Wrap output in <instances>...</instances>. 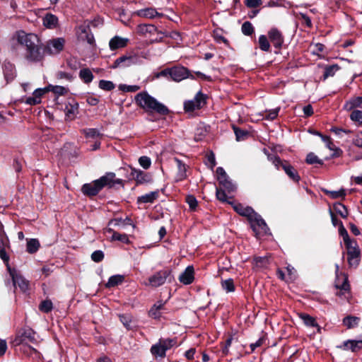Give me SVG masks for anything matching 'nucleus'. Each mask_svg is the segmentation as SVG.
Wrapping results in <instances>:
<instances>
[{"instance_id":"nucleus-60","label":"nucleus","mask_w":362,"mask_h":362,"mask_svg":"<svg viewBox=\"0 0 362 362\" xmlns=\"http://www.w3.org/2000/svg\"><path fill=\"white\" fill-rule=\"evenodd\" d=\"M109 226L124 228L125 226V221H123L122 218H115L109 222Z\"/></svg>"},{"instance_id":"nucleus-3","label":"nucleus","mask_w":362,"mask_h":362,"mask_svg":"<svg viewBox=\"0 0 362 362\" xmlns=\"http://www.w3.org/2000/svg\"><path fill=\"white\" fill-rule=\"evenodd\" d=\"M171 271L170 269H162L156 272L148 279V282H145L146 286L156 288L163 286L166 281L171 282L173 280Z\"/></svg>"},{"instance_id":"nucleus-48","label":"nucleus","mask_w":362,"mask_h":362,"mask_svg":"<svg viewBox=\"0 0 362 362\" xmlns=\"http://www.w3.org/2000/svg\"><path fill=\"white\" fill-rule=\"evenodd\" d=\"M221 286L227 292H232L235 290L233 281L231 279L222 281Z\"/></svg>"},{"instance_id":"nucleus-50","label":"nucleus","mask_w":362,"mask_h":362,"mask_svg":"<svg viewBox=\"0 0 362 362\" xmlns=\"http://www.w3.org/2000/svg\"><path fill=\"white\" fill-rule=\"evenodd\" d=\"M39 308L42 312L49 313L52 309V303L49 300H45L40 303Z\"/></svg>"},{"instance_id":"nucleus-10","label":"nucleus","mask_w":362,"mask_h":362,"mask_svg":"<svg viewBox=\"0 0 362 362\" xmlns=\"http://www.w3.org/2000/svg\"><path fill=\"white\" fill-rule=\"evenodd\" d=\"M217 179L219 182V184L228 192H233L236 187L235 185L229 180L226 171L221 167H218L216 169Z\"/></svg>"},{"instance_id":"nucleus-15","label":"nucleus","mask_w":362,"mask_h":362,"mask_svg":"<svg viewBox=\"0 0 362 362\" xmlns=\"http://www.w3.org/2000/svg\"><path fill=\"white\" fill-rule=\"evenodd\" d=\"M171 78L175 81H181L189 76V71L183 66L170 68Z\"/></svg>"},{"instance_id":"nucleus-52","label":"nucleus","mask_w":362,"mask_h":362,"mask_svg":"<svg viewBox=\"0 0 362 362\" xmlns=\"http://www.w3.org/2000/svg\"><path fill=\"white\" fill-rule=\"evenodd\" d=\"M306 162L309 164H315L319 163L322 164V161L320 160L317 156H315L313 153H310L308 154L306 158Z\"/></svg>"},{"instance_id":"nucleus-16","label":"nucleus","mask_w":362,"mask_h":362,"mask_svg":"<svg viewBox=\"0 0 362 362\" xmlns=\"http://www.w3.org/2000/svg\"><path fill=\"white\" fill-rule=\"evenodd\" d=\"M233 206V209L240 216H245L248 220L252 216H255V211L250 206H245L240 203L229 202Z\"/></svg>"},{"instance_id":"nucleus-37","label":"nucleus","mask_w":362,"mask_h":362,"mask_svg":"<svg viewBox=\"0 0 362 362\" xmlns=\"http://www.w3.org/2000/svg\"><path fill=\"white\" fill-rule=\"evenodd\" d=\"M151 354L156 356L164 357L165 356V349L162 346V344L158 342V344L152 346L151 349Z\"/></svg>"},{"instance_id":"nucleus-57","label":"nucleus","mask_w":362,"mask_h":362,"mask_svg":"<svg viewBox=\"0 0 362 362\" xmlns=\"http://www.w3.org/2000/svg\"><path fill=\"white\" fill-rule=\"evenodd\" d=\"M350 117L351 119V120L354 121V122H358L359 123H362V112L360 111V110H354L351 115H350Z\"/></svg>"},{"instance_id":"nucleus-21","label":"nucleus","mask_w":362,"mask_h":362,"mask_svg":"<svg viewBox=\"0 0 362 362\" xmlns=\"http://www.w3.org/2000/svg\"><path fill=\"white\" fill-rule=\"evenodd\" d=\"M344 350H351L356 352L362 349V340H347L340 346Z\"/></svg>"},{"instance_id":"nucleus-32","label":"nucleus","mask_w":362,"mask_h":362,"mask_svg":"<svg viewBox=\"0 0 362 362\" xmlns=\"http://www.w3.org/2000/svg\"><path fill=\"white\" fill-rule=\"evenodd\" d=\"M300 318L303 320V323L308 327H318L317 323L315 321V319L312 316L305 314V313H300Z\"/></svg>"},{"instance_id":"nucleus-58","label":"nucleus","mask_w":362,"mask_h":362,"mask_svg":"<svg viewBox=\"0 0 362 362\" xmlns=\"http://www.w3.org/2000/svg\"><path fill=\"white\" fill-rule=\"evenodd\" d=\"M104 258V254L101 250H96L91 255V259L95 262H101Z\"/></svg>"},{"instance_id":"nucleus-31","label":"nucleus","mask_w":362,"mask_h":362,"mask_svg":"<svg viewBox=\"0 0 362 362\" xmlns=\"http://www.w3.org/2000/svg\"><path fill=\"white\" fill-rule=\"evenodd\" d=\"M40 243L37 239H30L27 241V248L26 250L30 254L35 253L39 247H40Z\"/></svg>"},{"instance_id":"nucleus-39","label":"nucleus","mask_w":362,"mask_h":362,"mask_svg":"<svg viewBox=\"0 0 362 362\" xmlns=\"http://www.w3.org/2000/svg\"><path fill=\"white\" fill-rule=\"evenodd\" d=\"M323 192L332 199L344 198L346 195V192L344 189H341L338 191L323 189Z\"/></svg>"},{"instance_id":"nucleus-9","label":"nucleus","mask_w":362,"mask_h":362,"mask_svg":"<svg viewBox=\"0 0 362 362\" xmlns=\"http://www.w3.org/2000/svg\"><path fill=\"white\" fill-rule=\"evenodd\" d=\"M206 103V96L202 93L198 92L194 99L185 103L184 107L185 111L191 112L199 110Z\"/></svg>"},{"instance_id":"nucleus-47","label":"nucleus","mask_w":362,"mask_h":362,"mask_svg":"<svg viewBox=\"0 0 362 362\" xmlns=\"http://www.w3.org/2000/svg\"><path fill=\"white\" fill-rule=\"evenodd\" d=\"M242 32L245 35H250L254 32V28L252 23L249 21L243 23L241 27Z\"/></svg>"},{"instance_id":"nucleus-43","label":"nucleus","mask_w":362,"mask_h":362,"mask_svg":"<svg viewBox=\"0 0 362 362\" xmlns=\"http://www.w3.org/2000/svg\"><path fill=\"white\" fill-rule=\"evenodd\" d=\"M339 69V66L337 64L328 66L325 67L324 72V78H327L329 76H333L335 73Z\"/></svg>"},{"instance_id":"nucleus-5","label":"nucleus","mask_w":362,"mask_h":362,"mask_svg":"<svg viewBox=\"0 0 362 362\" xmlns=\"http://www.w3.org/2000/svg\"><path fill=\"white\" fill-rule=\"evenodd\" d=\"M17 40L21 45L25 46L26 50L40 43L36 35L33 33H25L24 31L17 33Z\"/></svg>"},{"instance_id":"nucleus-49","label":"nucleus","mask_w":362,"mask_h":362,"mask_svg":"<svg viewBox=\"0 0 362 362\" xmlns=\"http://www.w3.org/2000/svg\"><path fill=\"white\" fill-rule=\"evenodd\" d=\"M79 37L81 39H83V37H86V40L87 42L90 45H93L94 43V37L93 35L90 33H88L86 29V28H81V33L80 34Z\"/></svg>"},{"instance_id":"nucleus-55","label":"nucleus","mask_w":362,"mask_h":362,"mask_svg":"<svg viewBox=\"0 0 362 362\" xmlns=\"http://www.w3.org/2000/svg\"><path fill=\"white\" fill-rule=\"evenodd\" d=\"M233 338L232 336H230L225 341L224 344L222 346L221 351L223 355L226 356L229 354V347L231 345L232 341Z\"/></svg>"},{"instance_id":"nucleus-14","label":"nucleus","mask_w":362,"mask_h":362,"mask_svg":"<svg viewBox=\"0 0 362 362\" xmlns=\"http://www.w3.org/2000/svg\"><path fill=\"white\" fill-rule=\"evenodd\" d=\"M137 62V57L136 56H127L124 55L117 58L111 66V68L116 69L119 66H129Z\"/></svg>"},{"instance_id":"nucleus-54","label":"nucleus","mask_w":362,"mask_h":362,"mask_svg":"<svg viewBox=\"0 0 362 362\" xmlns=\"http://www.w3.org/2000/svg\"><path fill=\"white\" fill-rule=\"evenodd\" d=\"M186 202L188 204L190 209L195 210L197 206V200L192 195H188L186 197Z\"/></svg>"},{"instance_id":"nucleus-20","label":"nucleus","mask_w":362,"mask_h":362,"mask_svg":"<svg viewBox=\"0 0 362 362\" xmlns=\"http://www.w3.org/2000/svg\"><path fill=\"white\" fill-rule=\"evenodd\" d=\"M64 113L66 119L73 120L78 113V104L76 102L65 105Z\"/></svg>"},{"instance_id":"nucleus-41","label":"nucleus","mask_w":362,"mask_h":362,"mask_svg":"<svg viewBox=\"0 0 362 362\" xmlns=\"http://www.w3.org/2000/svg\"><path fill=\"white\" fill-rule=\"evenodd\" d=\"M259 48L264 52H269L270 49V45L267 40V37L264 35H262L259 37L258 40Z\"/></svg>"},{"instance_id":"nucleus-45","label":"nucleus","mask_w":362,"mask_h":362,"mask_svg":"<svg viewBox=\"0 0 362 362\" xmlns=\"http://www.w3.org/2000/svg\"><path fill=\"white\" fill-rule=\"evenodd\" d=\"M254 263L257 267H265L269 264V259L267 257H257L254 259Z\"/></svg>"},{"instance_id":"nucleus-35","label":"nucleus","mask_w":362,"mask_h":362,"mask_svg":"<svg viewBox=\"0 0 362 362\" xmlns=\"http://www.w3.org/2000/svg\"><path fill=\"white\" fill-rule=\"evenodd\" d=\"M360 321L357 317L347 316L343 320V324L348 328H354L356 327Z\"/></svg>"},{"instance_id":"nucleus-38","label":"nucleus","mask_w":362,"mask_h":362,"mask_svg":"<svg viewBox=\"0 0 362 362\" xmlns=\"http://www.w3.org/2000/svg\"><path fill=\"white\" fill-rule=\"evenodd\" d=\"M158 195L157 192H151L139 197L138 201L143 203H151L157 199Z\"/></svg>"},{"instance_id":"nucleus-59","label":"nucleus","mask_w":362,"mask_h":362,"mask_svg":"<svg viewBox=\"0 0 362 362\" xmlns=\"http://www.w3.org/2000/svg\"><path fill=\"white\" fill-rule=\"evenodd\" d=\"M119 89L122 91L126 92H136L139 89V86H127L124 84H121L119 86Z\"/></svg>"},{"instance_id":"nucleus-19","label":"nucleus","mask_w":362,"mask_h":362,"mask_svg":"<svg viewBox=\"0 0 362 362\" xmlns=\"http://www.w3.org/2000/svg\"><path fill=\"white\" fill-rule=\"evenodd\" d=\"M269 37L275 47H281L284 42V37L281 32L274 28H272L268 33Z\"/></svg>"},{"instance_id":"nucleus-33","label":"nucleus","mask_w":362,"mask_h":362,"mask_svg":"<svg viewBox=\"0 0 362 362\" xmlns=\"http://www.w3.org/2000/svg\"><path fill=\"white\" fill-rule=\"evenodd\" d=\"M79 77L86 83H90L93 79V75L89 69H82L79 72Z\"/></svg>"},{"instance_id":"nucleus-12","label":"nucleus","mask_w":362,"mask_h":362,"mask_svg":"<svg viewBox=\"0 0 362 362\" xmlns=\"http://www.w3.org/2000/svg\"><path fill=\"white\" fill-rule=\"evenodd\" d=\"M99 185L101 186V189L104 187L109 188L112 187L115 184H121V179H116L115 174L114 173H107L105 175L102 176L97 180Z\"/></svg>"},{"instance_id":"nucleus-40","label":"nucleus","mask_w":362,"mask_h":362,"mask_svg":"<svg viewBox=\"0 0 362 362\" xmlns=\"http://www.w3.org/2000/svg\"><path fill=\"white\" fill-rule=\"evenodd\" d=\"M334 209L342 218H346L348 216V211L344 204L337 202L334 204Z\"/></svg>"},{"instance_id":"nucleus-8","label":"nucleus","mask_w":362,"mask_h":362,"mask_svg":"<svg viewBox=\"0 0 362 362\" xmlns=\"http://www.w3.org/2000/svg\"><path fill=\"white\" fill-rule=\"evenodd\" d=\"M8 272L12 279L14 286H18L22 292H26L28 290L29 282L23 278L20 273L15 269L8 266Z\"/></svg>"},{"instance_id":"nucleus-61","label":"nucleus","mask_w":362,"mask_h":362,"mask_svg":"<svg viewBox=\"0 0 362 362\" xmlns=\"http://www.w3.org/2000/svg\"><path fill=\"white\" fill-rule=\"evenodd\" d=\"M279 111V108L273 109L267 112L264 117L267 119L273 120L278 116Z\"/></svg>"},{"instance_id":"nucleus-36","label":"nucleus","mask_w":362,"mask_h":362,"mask_svg":"<svg viewBox=\"0 0 362 362\" xmlns=\"http://www.w3.org/2000/svg\"><path fill=\"white\" fill-rule=\"evenodd\" d=\"M233 129L235 134L236 140L238 141L245 140L250 134L247 130L240 129L235 125L233 126Z\"/></svg>"},{"instance_id":"nucleus-30","label":"nucleus","mask_w":362,"mask_h":362,"mask_svg":"<svg viewBox=\"0 0 362 362\" xmlns=\"http://www.w3.org/2000/svg\"><path fill=\"white\" fill-rule=\"evenodd\" d=\"M106 232L109 233H112V237L110 238L111 241L119 240L124 243L129 242V238L127 235L125 234H120L117 232H115L112 228H107Z\"/></svg>"},{"instance_id":"nucleus-23","label":"nucleus","mask_w":362,"mask_h":362,"mask_svg":"<svg viewBox=\"0 0 362 362\" xmlns=\"http://www.w3.org/2000/svg\"><path fill=\"white\" fill-rule=\"evenodd\" d=\"M129 40L127 38L121 37L119 36H115L109 42L110 49L115 50L119 48L124 47Z\"/></svg>"},{"instance_id":"nucleus-2","label":"nucleus","mask_w":362,"mask_h":362,"mask_svg":"<svg viewBox=\"0 0 362 362\" xmlns=\"http://www.w3.org/2000/svg\"><path fill=\"white\" fill-rule=\"evenodd\" d=\"M37 342L36 333L31 329H25L21 334L16 337L11 344L13 346L22 345L25 349H29L30 353L39 354L35 349L28 345L29 343L37 344Z\"/></svg>"},{"instance_id":"nucleus-56","label":"nucleus","mask_w":362,"mask_h":362,"mask_svg":"<svg viewBox=\"0 0 362 362\" xmlns=\"http://www.w3.org/2000/svg\"><path fill=\"white\" fill-rule=\"evenodd\" d=\"M139 163L144 169H148L151 166V159L147 156H141L139 159Z\"/></svg>"},{"instance_id":"nucleus-24","label":"nucleus","mask_w":362,"mask_h":362,"mask_svg":"<svg viewBox=\"0 0 362 362\" xmlns=\"http://www.w3.org/2000/svg\"><path fill=\"white\" fill-rule=\"evenodd\" d=\"M4 74L7 83L13 81L16 77V70L14 66L9 62L5 63L4 64Z\"/></svg>"},{"instance_id":"nucleus-44","label":"nucleus","mask_w":362,"mask_h":362,"mask_svg":"<svg viewBox=\"0 0 362 362\" xmlns=\"http://www.w3.org/2000/svg\"><path fill=\"white\" fill-rule=\"evenodd\" d=\"M98 86L100 88L107 91L112 90L115 87V84L112 81L106 80H100L99 81Z\"/></svg>"},{"instance_id":"nucleus-25","label":"nucleus","mask_w":362,"mask_h":362,"mask_svg":"<svg viewBox=\"0 0 362 362\" xmlns=\"http://www.w3.org/2000/svg\"><path fill=\"white\" fill-rule=\"evenodd\" d=\"M283 170L285 171L286 175L294 182H298L300 180V176L297 171L288 163L283 165Z\"/></svg>"},{"instance_id":"nucleus-26","label":"nucleus","mask_w":362,"mask_h":362,"mask_svg":"<svg viewBox=\"0 0 362 362\" xmlns=\"http://www.w3.org/2000/svg\"><path fill=\"white\" fill-rule=\"evenodd\" d=\"M138 15L141 17L153 18L156 16H162L163 14L156 11L153 8H146L138 11Z\"/></svg>"},{"instance_id":"nucleus-4","label":"nucleus","mask_w":362,"mask_h":362,"mask_svg":"<svg viewBox=\"0 0 362 362\" xmlns=\"http://www.w3.org/2000/svg\"><path fill=\"white\" fill-rule=\"evenodd\" d=\"M347 249L348 262L351 267H357L360 261L361 252L356 242L352 240L345 244Z\"/></svg>"},{"instance_id":"nucleus-1","label":"nucleus","mask_w":362,"mask_h":362,"mask_svg":"<svg viewBox=\"0 0 362 362\" xmlns=\"http://www.w3.org/2000/svg\"><path fill=\"white\" fill-rule=\"evenodd\" d=\"M135 100L146 112H156L162 115L169 113V110L165 105L146 92L138 93L135 97Z\"/></svg>"},{"instance_id":"nucleus-13","label":"nucleus","mask_w":362,"mask_h":362,"mask_svg":"<svg viewBox=\"0 0 362 362\" xmlns=\"http://www.w3.org/2000/svg\"><path fill=\"white\" fill-rule=\"evenodd\" d=\"M49 91V87L37 88L33 91L32 96L28 97L25 99V103L30 105H35L40 104L42 100V96Z\"/></svg>"},{"instance_id":"nucleus-6","label":"nucleus","mask_w":362,"mask_h":362,"mask_svg":"<svg viewBox=\"0 0 362 362\" xmlns=\"http://www.w3.org/2000/svg\"><path fill=\"white\" fill-rule=\"evenodd\" d=\"M251 227L257 235L267 234L269 228L262 218L255 212L249 219Z\"/></svg>"},{"instance_id":"nucleus-63","label":"nucleus","mask_w":362,"mask_h":362,"mask_svg":"<svg viewBox=\"0 0 362 362\" xmlns=\"http://www.w3.org/2000/svg\"><path fill=\"white\" fill-rule=\"evenodd\" d=\"M245 5L249 8H257L262 4V0H245Z\"/></svg>"},{"instance_id":"nucleus-28","label":"nucleus","mask_w":362,"mask_h":362,"mask_svg":"<svg viewBox=\"0 0 362 362\" xmlns=\"http://www.w3.org/2000/svg\"><path fill=\"white\" fill-rule=\"evenodd\" d=\"M344 107L348 110H351L356 107L362 108V96L352 98L351 100L346 103Z\"/></svg>"},{"instance_id":"nucleus-42","label":"nucleus","mask_w":362,"mask_h":362,"mask_svg":"<svg viewBox=\"0 0 362 362\" xmlns=\"http://www.w3.org/2000/svg\"><path fill=\"white\" fill-rule=\"evenodd\" d=\"M138 33L144 34L146 33H153L156 30V28L151 24H141L138 25Z\"/></svg>"},{"instance_id":"nucleus-18","label":"nucleus","mask_w":362,"mask_h":362,"mask_svg":"<svg viewBox=\"0 0 362 362\" xmlns=\"http://www.w3.org/2000/svg\"><path fill=\"white\" fill-rule=\"evenodd\" d=\"M42 24L48 29H55L59 25V19L57 16L47 13L42 17Z\"/></svg>"},{"instance_id":"nucleus-17","label":"nucleus","mask_w":362,"mask_h":362,"mask_svg":"<svg viewBox=\"0 0 362 362\" xmlns=\"http://www.w3.org/2000/svg\"><path fill=\"white\" fill-rule=\"evenodd\" d=\"M101 189V186L99 185L97 180H95L91 183L84 184L81 188L82 192L88 196H95Z\"/></svg>"},{"instance_id":"nucleus-11","label":"nucleus","mask_w":362,"mask_h":362,"mask_svg":"<svg viewBox=\"0 0 362 362\" xmlns=\"http://www.w3.org/2000/svg\"><path fill=\"white\" fill-rule=\"evenodd\" d=\"M43 57L44 54L41 50L40 43L27 49L25 54V59L31 62H40L43 59Z\"/></svg>"},{"instance_id":"nucleus-7","label":"nucleus","mask_w":362,"mask_h":362,"mask_svg":"<svg viewBox=\"0 0 362 362\" xmlns=\"http://www.w3.org/2000/svg\"><path fill=\"white\" fill-rule=\"evenodd\" d=\"M64 45V38H53L46 42L44 51L49 54H57L63 50Z\"/></svg>"},{"instance_id":"nucleus-46","label":"nucleus","mask_w":362,"mask_h":362,"mask_svg":"<svg viewBox=\"0 0 362 362\" xmlns=\"http://www.w3.org/2000/svg\"><path fill=\"white\" fill-rule=\"evenodd\" d=\"M339 233L341 236H342L344 244L353 240L350 239L348 232L346 230V228L344 227L341 221H339Z\"/></svg>"},{"instance_id":"nucleus-62","label":"nucleus","mask_w":362,"mask_h":362,"mask_svg":"<svg viewBox=\"0 0 362 362\" xmlns=\"http://www.w3.org/2000/svg\"><path fill=\"white\" fill-rule=\"evenodd\" d=\"M216 197L218 200L224 202L227 201V195L225 191L221 188L216 189Z\"/></svg>"},{"instance_id":"nucleus-51","label":"nucleus","mask_w":362,"mask_h":362,"mask_svg":"<svg viewBox=\"0 0 362 362\" xmlns=\"http://www.w3.org/2000/svg\"><path fill=\"white\" fill-rule=\"evenodd\" d=\"M132 175L136 178L137 182H143L145 179V174L143 171L140 170L133 169L132 171Z\"/></svg>"},{"instance_id":"nucleus-53","label":"nucleus","mask_w":362,"mask_h":362,"mask_svg":"<svg viewBox=\"0 0 362 362\" xmlns=\"http://www.w3.org/2000/svg\"><path fill=\"white\" fill-rule=\"evenodd\" d=\"M82 132L87 137L95 138L100 136V133L96 129H85L82 130Z\"/></svg>"},{"instance_id":"nucleus-34","label":"nucleus","mask_w":362,"mask_h":362,"mask_svg":"<svg viewBox=\"0 0 362 362\" xmlns=\"http://www.w3.org/2000/svg\"><path fill=\"white\" fill-rule=\"evenodd\" d=\"M124 281V276L122 275H114L109 278L108 281L106 283L107 288L116 286Z\"/></svg>"},{"instance_id":"nucleus-29","label":"nucleus","mask_w":362,"mask_h":362,"mask_svg":"<svg viewBox=\"0 0 362 362\" xmlns=\"http://www.w3.org/2000/svg\"><path fill=\"white\" fill-rule=\"evenodd\" d=\"M164 308V303L158 302L149 310V315L154 319H158L161 316L160 310Z\"/></svg>"},{"instance_id":"nucleus-64","label":"nucleus","mask_w":362,"mask_h":362,"mask_svg":"<svg viewBox=\"0 0 362 362\" xmlns=\"http://www.w3.org/2000/svg\"><path fill=\"white\" fill-rule=\"evenodd\" d=\"M354 143L358 147H362V132H358L356 134Z\"/></svg>"},{"instance_id":"nucleus-27","label":"nucleus","mask_w":362,"mask_h":362,"mask_svg":"<svg viewBox=\"0 0 362 362\" xmlns=\"http://www.w3.org/2000/svg\"><path fill=\"white\" fill-rule=\"evenodd\" d=\"M175 162L176 163V165L178 168V173H177V180H182L187 177L186 171H187V167L185 164H184L178 158H175Z\"/></svg>"},{"instance_id":"nucleus-22","label":"nucleus","mask_w":362,"mask_h":362,"mask_svg":"<svg viewBox=\"0 0 362 362\" xmlns=\"http://www.w3.org/2000/svg\"><path fill=\"white\" fill-rule=\"evenodd\" d=\"M179 280L184 284H190L194 280L193 267H187L186 269L180 275Z\"/></svg>"}]
</instances>
